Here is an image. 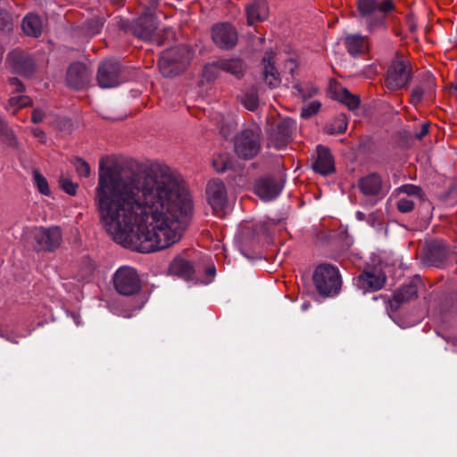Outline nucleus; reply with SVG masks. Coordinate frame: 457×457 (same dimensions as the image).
Segmentation results:
<instances>
[{"label": "nucleus", "instance_id": "bb28decb", "mask_svg": "<svg viewBox=\"0 0 457 457\" xmlns=\"http://www.w3.org/2000/svg\"><path fill=\"white\" fill-rule=\"evenodd\" d=\"M21 27L24 33L30 37H38L42 33L41 20L35 14L26 15L22 21Z\"/></svg>", "mask_w": 457, "mask_h": 457}, {"label": "nucleus", "instance_id": "9d476101", "mask_svg": "<svg viewBox=\"0 0 457 457\" xmlns=\"http://www.w3.org/2000/svg\"><path fill=\"white\" fill-rule=\"evenodd\" d=\"M92 71L83 62H72L66 72V84L75 90L87 88L92 79Z\"/></svg>", "mask_w": 457, "mask_h": 457}, {"label": "nucleus", "instance_id": "a211bd4d", "mask_svg": "<svg viewBox=\"0 0 457 457\" xmlns=\"http://www.w3.org/2000/svg\"><path fill=\"white\" fill-rule=\"evenodd\" d=\"M262 80L270 88H276L281 83L280 73L275 66V54L267 51L262 57Z\"/></svg>", "mask_w": 457, "mask_h": 457}, {"label": "nucleus", "instance_id": "603ef678", "mask_svg": "<svg viewBox=\"0 0 457 457\" xmlns=\"http://www.w3.org/2000/svg\"><path fill=\"white\" fill-rule=\"evenodd\" d=\"M356 217L359 220H365V214L361 212H356Z\"/></svg>", "mask_w": 457, "mask_h": 457}, {"label": "nucleus", "instance_id": "2f4dec72", "mask_svg": "<svg viewBox=\"0 0 457 457\" xmlns=\"http://www.w3.org/2000/svg\"><path fill=\"white\" fill-rule=\"evenodd\" d=\"M222 71L219 65V60L215 62L207 63L203 70V76L207 81L214 80Z\"/></svg>", "mask_w": 457, "mask_h": 457}, {"label": "nucleus", "instance_id": "f8f14e48", "mask_svg": "<svg viewBox=\"0 0 457 457\" xmlns=\"http://www.w3.org/2000/svg\"><path fill=\"white\" fill-rule=\"evenodd\" d=\"M121 67L118 62L107 61L100 64L97 72L98 85L103 88L113 87L121 83Z\"/></svg>", "mask_w": 457, "mask_h": 457}, {"label": "nucleus", "instance_id": "b1692460", "mask_svg": "<svg viewBox=\"0 0 457 457\" xmlns=\"http://www.w3.org/2000/svg\"><path fill=\"white\" fill-rule=\"evenodd\" d=\"M345 46L352 56L361 55L369 52L368 37L360 34H349L345 37Z\"/></svg>", "mask_w": 457, "mask_h": 457}, {"label": "nucleus", "instance_id": "5fc2aeb1", "mask_svg": "<svg viewBox=\"0 0 457 457\" xmlns=\"http://www.w3.org/2000/svg\"><path fill=\"white\" fill-rule=\"evenodd\" d=\"M6 340L8 341H11V342H13V343H17V341H14L11 338V337H9L8 335H6V337H4Z\"/></svg>", "mask_w": 457, "mask_h": 457}, {"label": "nucleus", "instance_id": "473e14b6", "mask_svg": "<svg viewBox=\"0 0 457 457\" xmlns=\"http://www.w3.org/2000/svg\"><path fill=\"white\" fill-rule=\"evenodd\" d=\"M294 87L298 91L303 101L314 96L319 91L318 87L312 84L302 86L300 83H296Z\"/></svg>", "mask_w": 457, "mask_h": 457}, {"label": "nucleus", "instance_id": "2eb2a0df", "mask_svg": "<svg viewBox=\"0 0 457 457\" xmlns=\"http://www.w3.org/2000/svg\"><path fill=\"white\" fill-rule=\"evenodd\" d=\"M209 204L214 212L221 211L227 204L228 196L224 183L220 179H212L206 187Z\"/></svg>", "mask_w": 457, "mask_h": 457}, {"label": "nucleus", "instance_id": "412c9836", "mask_svg": "<svg viewBox=\"0 0 457 457\" xmlns=\"http://www.w3.org/2000/svg\"><path fill=\"white\" fill-rule=\"evenodd\" d=\"M418 297L417 286L414 283L403 286L394 293L393 298L389 300L390 309L397 311L403 303H407Z\"/></svg>", "mask_w": 457, "mask_h": 457}, {"label": "nucleus", "instance_id": "864d4df0", "mask_svg": "<svg viewBox=\"0 0 457 457\" xmlns=\"http://www.w3.org/2000/svg\"><path fill=\"white\" fill-rule=\"evenodd\" d=\"M156 5H157V1L152 0L150 8L154 9Z\"/></svg>", "mask_w": 457, "mask_h": 457}, {"label": "nucleus", "instance_id": "f704fd0d", "mask_svg": "<svg viewBox=\"0 0 457 457\" xmlns=\"http://www.w3.org/2000/svg\"><path fill=\"white\" fill-rule=\"evenodd\" d=\"M435 79L429 73H424L420 81V84L418 87L426 94L432 95L435 89Z\"/></svg>", "mask_w": 457, "mask_h": 457}, {"label": "nucleus", "instance_id": "f03ea898", "mask_svg": "<svg viewBox=\"0 0 457 457\" xmlns=\"http://www.w3.org/2000/svg\"><path fill=\"white\" fill-rule=\"evenodd\" d=\"M234 152L242 160L253 159L261 151L262 129L252 124L238 131L233 138Z\"/></svg>", "mask_w": 457, "mask_h": 457}, {"label": "nucleus", "instance_id": "a19ab883", "mask_svg": "<svg viewBox=\"0 0 457 457\" xmlns=\"http://www.w3.org/2000/svg\"><path fill=\"white\" fill-rule=\"evenodd\" d=\"M61 187L70 195H75L77 193L78 184L73 183L67 178L61 177L59 180Z\"/></svg>", "mask_w": 457, "mask_h": 457}, {"label": "nucleus", "instance_id": "49530a36", "mask_svg": "<svg viewBox=\"0 0 457 457\" xmlns=\"http://www.w3.org/2000/svg\"><path fill=\"white\" fill-rule=\"evenodd\" d=\"M296 68H297L296 62L292 58H289L285 62L284 72L287 71L290 75L293 76V73Z\"/></svg>", "mask_w": 457, "mask_h": 457}, {"label": "nucleus", "instance_id": "c03bdc74", "mask_svg": "<svg viewBox=\"0 0 457 457\" xmlns=\"http://www.w3.org/2000/svg\"><path fill=\"white\" fill-rule=\"evenodd\" d=\"M426 95L418 86L412 88L411 94V103L413 104H418L421 102L422 96Z\"/></svg>", "mask_w": 457, "mask_h": 457}, {"label": "nucleus", "instance_id": "72a5a7b5", "mask_svg": "<svg viewBox=\"0 0 457 457\" xmlns=\"http://www.w3.org/2000/svg\"><path fill=\"white\" fill-rule=\"evenodd\" d=\"M33 179L38 191L45 195H50V188L46 179L37 170L33 171Z\"/></svg>", "mask_w": 457, "mask_h": 457}, {"label": "nucleus", "instance_id": "8fccbe9b", "mask_svg": "<svg viewBox=\"0 0 457 457\" xmlns=\"http://www.w3.org/2000/svg\"><path fill=\"white\" fill-rule=\"evenodd\" d=\"M31 132L35 137L39 138L42 142L45 141L46 135L42 129L36 128V129H32Z\"/></svg>", "mask_w": 457, "mask_h": 457}, {"label": "nucleus", "instance_id": "c85d7f7f", "mask_svg": "<svg viewBox=\"0 0 457 457\" xmlns=\"http://www.w3.org/2000/svg\"><path fill=\"white\" fill-rule=\"evenodd\" d=\"M348 120L344 113L338 114L333 121L327 126L326 130L328 134H342L347 129Z\"/></svg>", "mask_w": 457, "mask_h": 457}, {"label": "nucleus", "instance_id": "ddd939ff", "mask_svg": "<svg viewBox=\"0 0 457 457\" xmlns=\"http://www.w3.org/2000/svg\"><path fill=\"white\" fill-rule=\"evenodd\" d=\"M7 61L14 72L30 77L36 70V64L32 57L26 52L16 48L11 51L7 55Z\"/></svg>", "mask_w": 457, "mask_h": 457}, {"label": "nucleus", "instance_id": "7c9ffc66", "mask_svg": "<svg viewBox=\"0 0 457 457\" xmlns=\"http://www.w3.org/2000/svg\"><path fill=\"white\" fill-rule=\"evenodd\" d=\"M340 101L347 105L350 110H355L360 105L359 96L351 94L346 88L341 90Z\"/></svg>", "mask_w": 457, "mask_h": 457}, {"label": "nucleus", "instance_id": "c756f323", "mask_svg": "<svg viewBox=\"0 0 457 457\" xmlns=\"http://www.w3.org/2000/svg\"><path fill=\"white\" fill-rule=\"evenodd\" d=\"M0 137L10 146H17L18 141L12 129L0 117Z\"/></svg>", "mask_w": 457, "mask_h": 457}, {"label": "nucleus", "instance_id": "79ce46f5", "mask_svg": "<svg viewBox=\"0 0 457 457\" xmlns=\"http://www.w3.org/2000/svg\"><path fill=\"white\" fill-rule=\"evenodd\" d=\"M400 193L406 194L408 196H421V188L415 185H403L398 188Z\"/></svg>", "mask_w": 457, "mask_h": 457}, {"label": "nucleus", "instance_id": "4d7b16f0", "mask_svg": "<svg viewBox=\"0 0 457 457\" xmlns=\"http://www.w3.org/2000/svg\"><path fill=\"white\" fill-rule=\"evenodd\" d=\"M454 90L457 92V84L453 86Z\"/></svg>", "mask_w": 457, "mask_h": 457}, {"label": "nucleus", "instance_id": "4468645a", "mask_svg": "<svg viewBox=\"0 0 457 457\" xmlns=\"http://www.w3.org/2000/svg\"><path fill=\"white\" fill-rule=\"evenodd\" d=\"M295 123L291 119H283L276 122L268 131L270 140L273 145L280 149L291 139Z\"/></svg>", "mask_w": 457, "mask_h": 457}, {"label": "nucleus", "instance_id": "6e6d98bb", "mask_svg": "<svg viewBox=\"0 0 457 457\" xmlns=\"http://www.w3.org/2000/svg\"><path fill=\"white\" fill-rule=\"evenodd\" d=\"M5 337L6 335L2 330H0V337L4 338Z\"/></svg>", "mask_w": 457, "mask_h": 457}, {"label": "nucleus", "instance_id": "ea45409f", "mask_svg": "<svg viewBox=\"0 0 457 457\" xmlns=\"http://www.w3.org/2000/svg\"><path fill=\"white\" fill-rule=\"evenodd\" d=\"M8 104L10 106L16 107V109H20L25 106H28L31 104V100L27 96H12Z\"/></svg>", "mask_w": 457, "mask_h": 457}, {"label": "nucleus", "instance_id": "f257e3e1", "mask_svg": "<svg viewBox=\"0 0 457 457\" xmlns=\"http://www.w3.org/2000/svg\"><path fill=\"white\" fill-rule=\"evenodd\" d=\"M95 204L112 240L139 253L178 243L193 213L192 198L183 180L159 163L139 175L104 168L101 162Z\"/></svg>", "mask_w": 457, "mask_h": 457}, {"label": "nucleus", "instance_id": "de8ad7c7", "mask_svg": "<svg viewBox=\"0 0 457 457\" xmlns=\"http://www.w3.org/2000/svg\"><path fill=\"white\" fill-rule=\"evenodd\" d=\"M45 113L39 109H35L32 112L31 120L34 123H39L44 120Z\"/></svg>", "mask_w": 457, "mask_h": 457}, {"label": "nucleus", "instance_id": "09e8293b", "mask_svg": "<svg viewBox=\"0 0 457 457\" xmlns=\"http://www.w3.org/2000/svg\"><path fill=\"white\" fill-rule=\"evenodd\" d=\"M429 123H423L420 130L415 134L418 139H422L428 133Z\"/></svg>", "mask_w": 457, "mask_h": 457}, {"label": "nucleus", "instance_id": "7ed1b4c3", "mask_svg": "<svg viewBox=\"0 0 457 457\" xmlns=\"http://www.w3.org/2000/svg\"><path fill=\"white\" fill-rule=\"evenodd\" d=\"M312 280L317 292L323 297H334L342 288V278L338 269L328 263L316 267Z\"/></svg>", "mask_w": 457, "mask_h": 457}, {"label": "nucleus", "instance_id": "58836bf2", "mask_svg": "<svg viewBox=\"0 0 457 457\" xmlns=\"http://www.w3.org/2000/svg\"><path fill=\"white\" fill-rule=\"evenodd\" d=\"M320 106L321 104L319 101L311 102L310 104L302 108L301 117L304 119L311 118L319 112Z\"/></svg>", "mask_w": 457, "mask_h": 457}, {"label": "nucleus", "instance_id": "4c0bfd02", "mask_svg": "<svg viewBox=\"0 0 457 457\" xmlns=\"http://www.w3.org/2000/svg\"><path fill=\"white\" fill-rule=\"evenodd\" d=\"M213 167L218 172H224L232 169V161L227 156H219L212 162Z\"/></svg>", "mask_w": 457, "mask_h": 457}, {"label": "nucleus", "instance_id": "1a4fd4ad", "mask_svg": "<svg viewBox=\"0 0 457 457\" xmlns=\"http://www.w3.org/2000/svg\"><path fill=\"white\" fill-rule=\"evenodd\" d=\"M353 281L357 288L365 294L380 290L386 284V276L380 269L368 268L354 278Z\"/></svg>", "mask_w": 457, "mask_h": 457}, {"label": "nucleus", "instance_id": "0eeeda50", "mask_svg": "<svg viewBox=\"0 0 457 457\" xmlns=\"http://www.w3.org/2000/svg\"><path fill=\"white\" fill-rule=\"evenodd\" d=\"M411 77V67L408 61L403 59L394 60L389 65L385 86L391 91L405 87Z\"/></svg>", "mask_w": 457, "mask_h": 457}, {"label": "nucleus", "instance_id": "cd10ccee", "mask_svg": "<svg viewBox=\"0 0 457 457\" xmlns=\"http://www.w3.org/2000/svg\"><path fill=\"white\" fill-rule=\"evenodd\" d=\"M104 19L94 17L86 21L79 28L81 33L87 37H93L99 34L104 27Z\"/></svg>", "mask_w": 457, "mask_h": 457}, {"label": "nucleus", "instance_id": "393cba45", "mask_svg": "<svg viewBox=\"0 0 457 457\" xmlns=\"http://www.w3.org/2000/svg\"><path fill=\"white\" fill-rule=\"evenodd\" d=\"M169 271L172 275L188 280L193 278L195 270L191 261L177 256L170 262Z\"/></svg>", "mask_w": 457, "mask_h": 457}, {"label": "nucleus", "instance_id": "a18cd8bd", "mask_svg": "<svg viewBox=\"0 0 457 457\" xmlns=\"http://www.w3.org/2000/svg\"><path fill=\"white\" fill-rule=\"evenodd\" d=\"M8 81H9V84L13 87L14 92L20 93V92H23L25 90L24 85L21 83V81L19 79L13 77V78H10L8 79Z\"/></svg>", "mask_w": 457, "mask_h": 457}, {"label": "nucleus", "instance_id": "6e6552de", "mask_svg": "<svg viewBox=\"0 0 457 457\" xmlns=\"http://www.w3.org/2000/svg\"><path fill=\"white\" fill-rule=\"evenodd\" d=\"M33 238V247L37 252H54L61 245L62 241V231L57 226L37 228Z\"/></svg>", "mask_w": 457, "mask_h": 457}, {"label": "nucleus", "instance_id": "39448f33", "mask_svg": "<svg viewBox=\"0 0 457 457\" xmlns=\"http://www.w3.org/2000/svg\"><path fill=\"white\" fill-rule=\"evenodd\" d=\"M191 59V52L185 45H179L162 53L159 69L164 77H174L183 72Z\"/></svg>", "mask_w": 457, "mask_h": 457}, {"label": "nucleus", "instance_id": "3c124183", "mask_svg": "<svg viewBox=\"0 0 457 457\" xmlns=\"http://www.w3.org/2000/svg\"><path fill=\"white\" fill-rule=\"evenodd\" d=\"M207 274L211 275V276H214L215 275V272H216V270H215V267L212 266V267H209L206 270Z\"/></svg>", "mask_w": 457, "mask_h": 457}, {"label": "nucleus", "instance_id": "a878e982", "mask_svg": "<svg viewBox=\"0 0 457 457\" xmlns=\"http://www.w3.org/2000/svg\"><path fill=\"white\" fill-rule=\"evenodd\" d=\"M219 65L222 71L229 73L238 79L243 78L245 71V64L239 58L220 59Z\"/></svg>", "mask_w": 457, "mask_h": 457}, {"label": "nucleus", "instance_id": "5701e85b", "mask_svg": "<svg viewBox=\"0 0 457 457\" xmlns=\"http://www.w3.org/2000/svg\"><path fill=\"white\" fill-rule=\"evenodd\" d=\"M448 254L449 250L443 241L434 240L427 246L426 257L432 265H442L447 259Z\"/></svg>", "mask_w": 457, "mask_h": 457}, {"label": "nucleus", "instance_id": "4be33fe9", "mask_svg": "<svg viewBox=\"0 0 457 457\" xmlns=\"http://www.w3.org/2000/svg\"><path fill=\"white\" fill-rule=\"evenodd\" d=\"M247 24L252 26L265 21L270 12L268 3L265 0H254L245 7Z\"/></svg>", "mask_w": 457, "mask_h": 457}, {"label": "nucleus", "instance_id": "f3484780", "mask_svg": "<svg viewBox=\"0 0 457 457\" xmlns=\"http://www.w3.org/2000/svg\"><path fill=\"white\" fill-rule=\"evenodd\" d=\"M282 184L272 177L258 179L254 185V193L263 201L275 199L282 190Z\"/></svg>", "mask_w": 457, "mask_h": 457}, {"label": "nucleus", "instance_id": "20e7f679", "mask_svg": "<svg viewBox=\"0 0 457 457\" xmlns=\"http://www.w3.org/2000/svg\"><path fill=\"white\" fill-rule=\"evenodd\" d=\"M357 5L361 17L366 18L367 29L370 33L385 27V14L395 7L393 0H358Z\"/></svg>", "mask_w": 457, "mask_h": 457}, {"label": "nucleus", "instance_id": "aec40b11", "mask_svg": "<svg viewBox=\"0 0 457 457\" xmlns=\"http://www.w3.org/2000/svg\"><path fill=\"white\" fill-rule=\"evenodd\" d=\"M358 187L361 192L366 196H381L382 193V179L378 173L373 172L358 180Z\"/></svg>", "mask_w": 457, "mask_h": 457}, {"label": "nucleus", "instance_id": "423d86ee", "mask_svg": "<svg viewBox=\"0 0 457 457\" xmlns=\"http://www.w3.org/2000/svg\"><path fill=\"white\" fill-rule=\"evenodd\" d=\"M115 290L122 295L130 296L141 289V280L137 270L129 266L120 267L112 277Z\"/></svg>", "mask_w": 457, "mask_h": 457}, {"label": "nucleus", "instance_id": "6ab92c4d", "mask_svg": "<svg viewBox=\"0 0 457 457\" xmlns=\"http://www.w3.org/2000/svg\"><path fill=\"white\" fill-rule=\"evenodd\" d=\"M316 152L317 156L312 163L314 171L324 176L333 173L335 171V164L329 149L319 145Z\"/></svg>", "mask_w": 457, "mask_h": 457}, {"label": "nucleus", "instance_id": "37998d69", "mask_svg": "<svg viewBox=\"0 0 457 457\" xmlns=\"http://www.w3.org/2000/svg\"><path fill=\"white\" fill-rule=\"evenodd\" d=\"M396 207L400 212L407 213L413 210L414 202L408 197H403L398 200Z\"/></svg>", "mask_w": 457, "mask_h": 457}, {"label": "nucleus", "instance_id": "dca6fc26", "mask_svg": "<svg viewBox=\"0 0 457 457\" xmlns=\"http://www.w3.org/2000/svg\"><path fill=\"white\" fill-rule=\"evenodd\" d=\"M157 29L156 18L151 12H145L137 18L132 25V33L142 40H151Z\"/></svg>", "mask_w": 457, "mask_h": 457}, {"label": "nucleus", "instance_id": "e433bc0d", "mask_svg": "<svg viewBox=\"0 0 457 457\" xmlns=\"http://www.w3.org/2000/svg\"><path fill=\"white\" fill-rule=\"evenodd\" d=\"M73 165L79 177H89L91 171L90 166L85 160L77 157L73 161Z\"/></svg>", "mask_w": 457, "mask_h": 457}, {"label": "nucleus", "instance_id": "c9c22d12", "mask_svg": "<svg viewBox=\"0 0 457 457\" xmlns=\"http://www.w3.org/2000/svg\"><path fill=\"white\" fill-rule=\"evenodd\" d=\"M244 106L252 112L257 110L259 106V97L255 92H247L242 99Z\"/></svg>", "mask_w": 457, "mask_h": 457}, {"label": "nucleus", "instance_id": "9b49d317", "mask_svg": "<svg viewBox=\"0 0 457 457\" xmlns=\"http://www.w3.org/2000/svg\"><path fill=\"white\" fill-rule=\"evenodd\" d=\"M212 39L220 49H232L237 43V29L229 23H218L212 28Z\"/></svg>", "mask_w": 457, "mask_h": 457}]
</instances>
